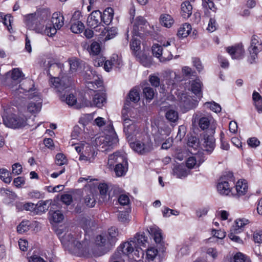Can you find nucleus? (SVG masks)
Here are the masks:
<instances>
[{
    "mask_svg": "<svg viewBox=\"0 0 262 262\" xmlns=\"http://www.w3.org/2000/svg\"><path fill=\"white\" fill-rule=\"evenodd\" d=\"M199 145V140L196 137L191 136L188 138L187 145L193 149H196Z\"/></svg>",
    "mask_w": 262,
    "mask_h": 262,
    "instance_id": "obj_49",
    "label": "nucleus"
},
{
    "mask_svg": "<svg viewBox=\"0 0 262 262\" xmlns=\"http://www.w3.org/2000/svg\"><path fill=\"white\" fill-rule=\"evenodd\" d=\"M105 58L102 56H97L94 59V64L95 67H100L104 64Z\"/></svg>",
    "mask_w": 262,
    "mask_h": 262,
    "instance_id": "obj_59",
    "label": "nucleus"
},
{
    "mask_svg": "<svg viewBox=\"0 0 262 262\" xmlns=\"http://www.w3.org/2000/svg\"><path fill=\"white\" fill-rule=\"evenodd\" d=\"M49 213L51 216L50 220L52 222L58 223L61 222L63 220V215L59 210H56L52 212L50 210Z\"/></svg>",
    "mask_w": 262,
    "mask_h": 262,
    "instance_id": "obj_36",
    "label": "nucleus"
},
{
    "mask_svg": "<svg viewBox=\"0 0 262 262\" xmlns=\"http://www.w3.org/2000/svg\"><path fill=\"white\" fill-rule=\"evenodd\" d=\"M180 105L183 107L186 111L192 109L195 107V102L190 97L186 94H182L181 97Z\"/></svg>",
    "mask_w": 262,
    "mask_h": 262,
    "instance_id": "obj_23",
    "label": "nucleus"
},
{
    "mask_svg": "<svg viewBox=\"0 0 262 262\" xmlns=\"http://www.w3.org/2000/svg\"><path fill=\"white\" fill-rule=\"evenodd\" d=\"M120 248L122 249V253L126 255L133 253L137 258H143L144 255V250L137 246V243L132 239L121 244Z\"/></svg>",
    "mask_w": 262,
    "mask_h": 262,
    "instance_id": "obj_7",
    "label": "nucleus"
},
{
    "mask_svg": "<svg viewBox=\"0 0 262 262\" xmlns=\"http://www.w3.org/2000/svg\"><path fill=\"white\" fill-rule=\"evenodd\" d=\"M247 143L249 146L252 148H256L260 144V141L255 137H252L248 139Z\"/></svg>",
    "mask_w": 262,
    "mask_h": 262,
    "instance_id": "obj_60",
    "label": "nucleus"
},
{
    "mask_svg": "<svg viewBox=\"0 0 262 262\" xmlns=\"http://www.w3.org/2000/svg\"><path fill=\"white\" fill-rule=\"evenodd\" d=\"M88 50L90 55H98L101 51L100 45L98 42L94 41L91 44Z\"/></svg>",
    "mask_w": 262,
    "mask_h": 262,
    "instance_id": "obj_37",
    "label": "nucleus"
},
{
    "mask_svg": "<svg viewBox=\"0 0 262 262\" xmlns=\"http://www.w3.org/2000/svg\"><path fill=\"white\" fill-rule=\"evenodd\" d=\"M248 184L245 180H239L235 185L236 193L234 192L232 195L238 197L245 195L248 191Z\"/></svg>",
    "mask_w": 262,
    "mask_h": 262,
    "instance_id": "obj_20",
    "label": "nucleus"
},
{
    "mask_svg": "<svg viewBox=\"0 0 262 262\" xmlns=\"http://www.w3.org/2000/svg\"><path fill=\"white\" fill-rule=\"evenodd\" d=\"M141 41L134 37L130 43V48L134 55L137 56V52L140 50Z\"/></svg>",
    "mask_w": 262,
    "mask_h": 262,
    "instance_id": "obj_40",
    "label": "nucleus"
},
{
    "mask_svg": "<svg viewBox=\"0 0 262 262\" xmlns=\"http://www.w3.org/2000/svg\"><path fill=\"white\" fill-rule=\"evenodd\" d=\"M4 124L7 127L13 129H19L27 125V119L23 116L14 114H8L4 112L3 115Z\"/></svg>",
    "mask_w": 262,
    "mask_h": 262,
    "instance_id": "obj_6",
    "label": "nucleus"
},
{
    "mask_svg": "<svg viewBox=\"0 0 262 262\" xmlns=\"http://www.w3.org/2000/svg\"><path fill=\"white\" fill-rule=\"evenodd\" d=\"M85 205L89 207H93L95 205V200L92 195H88L84 198Z\"/></svg>",
    "mask_w": 262,
    "mask_h": 262,
    "instance_id": "obj_54",
    "label": "nucleus"
},
{
    "mask_svg": "<svg viewBox=\"0 0 262 262\" xmlns=\"http://www.w3.org/2000/svg\"><path fill=\"white\" fill-rule=\"evenodd\" d=\"M52 201L51 200L46 201L40 200L36 204V214H41L46 212L51 205Z\"/></svg>",
    "mask_w": 262,
    "mask_h": 262,
    "instance_id": "obj_25",
    "label": "nucleus"
},
{
    "mask_svg": "<svg viewBox=\"0 0 262 262\" xmlns=\"http://www.w3.org/2000/svg\"><path fill=\"white\" fill-rule=\"evenodd\" d=\"M122 66V61L121 59L117 55L113 54L110 60L105 61L104 69L106 71L109 72L113 67L120 68Z\"/></svg>",
    "mask_w": 262,
    "mask_h": 262,
    "instance_id": "obj_18",
    "label": "nucleus"
},
{
    "mask_svg": "<svg viewBox=\"0 0 262 262\" xmlns=\"http://www.w3.org/2000/svg\"><path fill=\"white\" fill-rule=\"evenodd\" d=\"M51 81L53 86L58 93L59 97L62 101L66 102L69 105H74L77 102V99L73 94H69L65 97L62 95V92L67 91L71 85V80L67 77H62L61 79L59 77L52 78Z\"/></svg>",
    "mask_w": 262,
    "mask_h": 262,
    "instance_id": "obj_3",
    "label": "nucleus"
},
{
    "mask_svg": "<svg viewBox=\"0 0 262 262\" xmlns=\"http://www.w3.org/2000/svg\"><path fill=\"white\" fill-rule=\"evenodd\" d=\"M41 101H39L37 102H31L28 106V111L31 113H36L39 112L41 108Z\"/></svg>",
    "mask_w": 262,
    "mask_h": 262,
    "instance_id": "obj_38",
    "label": "nucleus"
},
{
    "mask_svg": "<svg viewBox=\"0 0 262 262\" xmlns=\"http://www.w3.org/2000/svg\"><path fill=\"white\" fill-rule=\"evenodd\" d=\"M190 90L197 96L200 98L202 97V87L203 83L199 80H192L190 83Z\"/></svg>",
    "mask_w": 262,
    "mask_h": 262,
    "instance_id": "obj_21",
    "label": "nucleus"
},
{
    "mask_svg": "<svg viewBox=\"0 0 262 262\" xmlns=\"http://www.w3.org/2000/svg\"><path fill=\"white\" fill-rule=\"evenodd\" d=\"M56 164L59 166H62L67 163V159L66 156L62 153H58L56 155Z\"/></svg>",
    "mask_w": 262,
    "mask_h": 262,
    "instance_id": "obj_47",
    "label": "nucleus"
},
{
    "mask_svg": "<svg viewBox=\"0 0 262 262\" xmlns=\"http://www.w3.org/2000/svg\"><path fill=\"white\" fill-rule=\"evenodd\" d=\"M130 148L140 155H145L153 149L152 143L150 141L143 142L139 140L131 141L128 140Z\"/></svg>",
    "mask_w": 262,
    "mask_h": 262,
    "instance_id": "obj_10",
    "label": "nucleus"
},
{
    "mask_svg": "<svg viewBox=\"0 0 262 262\" xmlns=\"http://www.w3.org/2000/svg\"><path fill=\"white\" fill-rule=\"evenodd\" d=\"M140 94L138 90L136 88L132 89L126 97L124 103V110H128L130 106L131 102L137 103L140 100Z\"/></svg>",
    "mask_w": 262,
    "mask_h": 262,
    "instance_id": "obj_17",
    "label": "nucleus"
},
{
    "mask_svg": "<svg viewBox=\"0 0 262 262\" xmlns=\"http://www.w3.org/2000/svg\"><path fill=\"white\" fill-rule=\"evenodd\" d=\"M157 254L158 250L155 248L151 247L146 250V258L149 260H153Z\"/></svg>",
    "mask_w": 262,
    "mask_h": 262,
    "instance_id": "obj_46",
    "label": "nucleus"
},
{
    "mask_svg": "<svg viewBox=\"0 0 262 262\" xmlns=\"http://www.w3.org/2000/svg\"><path fill=\"white\" fill-rule=\"evenodd\" d=\"M13 21V17L10 15H6L3 18V24L7 27L8 30L11 32V30L12 29L11 23Z\"/></svg>",
    "mask_w": 262,
    "mask_h": 262,
    "instance_id": "obj_50",
    "label": "nucleus"
},
{
    "mask_svg": "<svg viewBox=\"0 0 262 262\" xmlns=\"http://www.w3.org/2000/svg\"><path fill=\"white\" fill-rule=\"evenodd\" d=\"M262 50V42L258 37L254 35L251 39L250 46L248 48L249 56L248 62L252 64L256 62L257 54Z\"/></svg>",
    "mask_w": 262,
    "mask_h": 262,
    "instance_id": "obj_8",
    "label": "nucleus"
},
{
    "mask_svg": "<svg viewBox=\"0 0 262 262\" xmlns=\"http://www.w3.org/2000/svg\"><path fill=\"white\" fill-rule=\"evenodd\" d=\"M148 232L153 237L157 244L162 243L163 236L161 230L159 228L155 226L150 227L149 230H148Z\"/></svg>",
    "mask_w": 262,
    "mask_h": 262,
    "instance_id": "obj_27",
    "label": "nucleus"
},
{
    "mask_svg": "<svg viewBox=\"0 0 262 262\" xmlns=\"http://www.w3.org/2000/svg\"><path fill=\"white\" fill-rule=\"evenodd\" d=\"M118 202L121 205L129 206L130 200L128 196L126 194H121L119 196Z\"/></svg>",
    "mask_w": 262,
    "mask_h": 262,
    "instance_id": "obj_52",
    "label": "nucleus"
},
{
    "mask_svg": "<svg viewBox=\"0 0 262 262\" xmlns=\"http://www.w3.org/2000/svg\"><path fill=\"white\" fill-rule=\"evenodd\" d=\"M173 174L177 178H182L188 175L186 166L183 164H177L173 168Z\"/></svg>",
    "mask_w": 262,
    "mask_h": 262,
    "instance_id": "obj_29",
    "label": "nucleus"
},
{
    "mask_svg": "<svg viewBox=\"0 0 262 262\" xmlns=\"http://www.w3.org/2000/svg\"><path fill=\"white\" fill-rule=\"evenodd\" d=\"M211 234L215 237L219 239H223L226 236V232L221 230L213 229L211 231Z\"/></svg>",
    "mask_w": 262,
    "mask_h": 262,
    "instance_id": "obj_63",
    "label": "nucleus"
},
{
    "mask_svg": "<svg viewBox=\"0 0 262 262\" xmlns=\"http://www.w3.org/2000/svg\"><path fill=\"white\" fill-rule=\"evenodd\" d=\"M146 20L142 16L137 17L135 19L133 28V33L134 36H140L141 33L145 32V28L148 25Z\"/></svg>",
    "mask_w": 262,
    "mask_h": 262,
    "instance_id": "obj_13",
    "label": "nucleus"
},
{
    "mask_svg": "<svg viewBox=\"0 0 262 262\" xmlns=\"http://www.w3.org/2000/svg\"><path fill=\"white\" fill-rule=\"evenodd\" d=\"M71 24L70 29L71 31L74 33H80L84 29V26L81 21L71 22Z\"/></svg>",
    "mask_w": 262,
    "mask_h": 262,
    "instance_id": "obj_35",
    "label": "nucleus"
},
{
    "mask_svg": "<svg viewBox=\"0 0 262 262\" xmlns=\"http://www.w3.org/2000/svg\"><path fill=\"white\" fill-rule=\"evenodd\" d=\"M192 63L199 72L203 70V66L200 58L196 57L192 58Z\"/></svg>",
    "mask_w": 262,
    "mask_h": 262,
    "instance_id": "obj_56",
    "label": "nucleus"
},
{
    "mask_svg": "<svg viewBox=\"0 0 262 262\" xmlns=\"http://www.w3.org/2000/svg\"><path fill=\"white\" fill-rule=\"evenodd\" d=\"M114 10L111 8L108 7L104 10L103 13H101V21H102V25H109L113 18Z\"/></svg>",
    "mask_w": 262,
    "mask_h": 262,
    "instance_id": "obj_22",
    "label": "nucleus"
},
{
    "mask_svg": "<svg viewBox=\"0 0 262 262\" xmlns=\"http://www.w3.org/2000/svg\"><path fill=\"white\" fill-rule=\"evenodd\" d=\"M80 225L84 231L88 233L91 228V220L86 217H82L80 221Z\"/></svg>",
    "mask_w": 262,
    "mask_h": 262,
    "instance_id": "obj_43",
    "label": "nucleus"
},
{
    "mask_svg": "<svg viewBox=\"0 0 262 262\" xmlns=\"http://www.w3.org/2000/svg\"><path fill=\"white\" fill-rule=\"evenodd\" d=\"M226 51L233 59H241L244 56L245 50L242 44L227 47Z\"/></svg>",
    "mask_w": 262,
    "mask_h": 262,
    "instance_id": "obj_15",
    "label": "nucleus"
},
{
    "mask_svg": "<svg viewBox=\"0 0 262 262\" xmlns=\"http://www.w3.org/2000/svg\"><path fill=\"white\" fill-rule=\"evenodd\" d=\"M128 110H123L122 112V119L123 121V131L125 133L126 135H129L130 134V132L129 130H130V128L132 127V125H134V121L129 118H128L126 115L125 114V113L124 111H127Z\"/></svg>",
    "mask_w": 262,
    "mask_h": 262,
    "instance_id": "obj_28",
    "label": "nucleus"
},
{
    "mask_svg": "<svg viewBox=\"0 0 262 262\" xmlns=\"http://www.w3.org/2000/svg\"><path fill=\"white\" fill-rule=\"evenodd\" d=\"M204 150L211 153L215 147V139L212 135H204V143L203 144Z\"/></svg>",
    "mask_w": 262,
    "mask_h": 262,
    "instance_id": "obj_19",
    "label": "nucleus"
},
{
    "mask_svg": "<svg viewBox=\"0 0 262 262\" xmlns=\"http://www.w3.org/2000/svg\"><path fill=\"white\" fill-rule=\"evenodd\" d=\"M108 163L111 165L116 164L114 171L117 177L125 174L128 170V162L126 158L120 155V152H115L108 157Z\"/></svg>",
    "mask_w": 262,
    "mask_h": 262,
    "instance_id": "obj_5",
    "label": "nucleus"
},
{
    "mask_svg": "<svg viewBox=\"0 0 262 262\" xmlns=\"http://www.w3.org/2000/svg\"><path fill=\"white\" fill-rule=\"evenodd\" d=\"M70 69L72 72H75L79 66V61L77 59L69 60Z\"/></svg>",
    "mask_w": 262,
    "mask_h": 262,
    "instance_id": "obj_62",
    "label": "nucleus"
},
{
    "mask_svg": "<svg viewBox=\"0 0 262 262\" xmlns=\"http://www.w3.org/2000/svg\"><path fill=\"white\" fill-rule=\"evenodd\" d=\"M106 95L103 92H97L93 96L92 101H86L85 104L88 107H102L106 103Z\"/></svg>",
    "mask_w": 262,
    "mask_h": 262,
    "instance_id": "obj_12",
    "label": "nucleus"
},
{
    "mask_svg": "<svg viewBox=\"0 0 262 262\" xmlns=\"http://www.w3.org/2000/svg\"><path fill=\"white\" fill-rule=\"evenodd\" d=\"M30 222L29 221H23L17 226V230L19 233H23L29 230Z\"/></svg>",
    "mask_w": 262,
    "mask_h": 262,
    "instance_id": "obj_42",
    "label": "nucleus"
},
{
    "mask_svg": "<svg viewBox=\"0 0 262 262\" xmlns=\"http://www.w3.org/2000/svg\"><path fill=\"white\" fill-rule=\"evenodd\" d=\"M233 185H230L228 181L226 180L225 177H222L220 179L219 182L217 185V189L218 192L223 195H228L230 193L234 194L233 189L232 188Z\"/></svg>",
    "mask_w": 262,
    "mask_h": 262,
    "instance_id": "obj_14",
    "label": "nucleus"
},
{
    "mask_svg": "<svg viewBox=\"0 0 262 262\" xmlns=\"http://www.w3.org/2000/svg\"><path fill=\"white\" fill-rule=\"evenodd\" d=\"M132 239L135 241L137 243V246L138 247L141 248L142 246L145 248L146 247V244L147 243L148 237L145 236V233L139 232L137 233Z\"/></svg>",
    "mask_w": 262,
    "mask_h": 262,
    "instance_id": "obj_30",
    "label": "nucleus"
},
{
    "mask_svg": "<svg viewBox=\"0 0 262 262\" xmlns=\"http://www.w3.org/2000/svg\"><path fill=\"white\" fill-rule=\"evenodd\" d=\"M166 118L167 120L171 122H174L178 119V114L177 112L170 110L166 113Z\"/></svg>",
    "mask_w": 262,
    "mask_h": 262,
    "instance_id": "obj_44",
    "label": "nucleus"
},
{
    "mask_svg": "<svg viewBox=\"0 0 262 262\" xmlns=\"http://www.w3.org/2000/svg\"><path fill=\"white\" fill-rule=\"evenodd\" d=\"M235 226H233L231 229V231H234V232L240 233L242 231V228L249 222L248 220L245 219H237L235 221Z\"/></svg>",
    "mask_w": 262,
    "mask_h": 262,
    "instance_id": "obj_34",
    "label": "nucleus"
},
{
    "mask_svg": "<svg viewBox=\"0 0 262 262\" xmlns=\"http://www.w3.org/2000/svg\"><path fill=\"white\" fill-rule=\"evenodd\" d=\"M129 211H119L118 214V220L121 222H125L128 220Z\"/></svg>",
    "mask_w": 262,
    "mask_h": 262,
    "instance_id": "obj_55",
    "label": "nucleus"
},
{
    "mask_svg": "<svg viewBox=\"0 0 262 262\" xmlns=\"http://www.w3.org/2000/svg\"><path fill=\"white\" fill-rule=\"evenodd\" d=\"M171 43L172 41L171 40H167L166 42L162 43V45H159L157 43L154 44L152 47V52L153 55L160 59L161 55H162V52L163 50V47L166 48L168 46H171Z\"/></svg>",
    "mask_w": 262,
    "mask_h": 262,
    "instance_id": "obj_24",
    "label": "nucleus"
},
{
    "mask_svg": "<svg viewBox=\"0 0 262 262\" xmlns=\"http://www.w3.org/2000/svg\"><path fill=\"white\" fill-rule=\"evenodd\" d=\"M143 93L145 98L147 100H151L153 99L155 95V92L152 88L150 87H145L143 89Z\"/></svg>",
    "mask_w": 262,
    "mask_h": 262,
    "instance_id": "obj_48",
    "label": "nucleus"
},
{
    "mask_svg": "<svg viewBox=\"0 0 262 262\" xmlns=\"http://www.w3.org/2000/svg\"><path fill=\"white\" fill-rule=\"evenodd\" d=\"M234 262H249L246 260L245 255L241 252L236 253L233 257Z\"/></svg>",
    "mask_w": 262,
    "mask_h": 262,
    "instance_id": "obj_57",
    "label": "nucleus"
},
{
    "mask_svg": "<svg viewBox=\"0 0 262 262\" xmlns=\"http://www.w3.org/2000/svg\"><path fill=\"white\" fill-rule=\"evenodd\" d=\"M25 78V75L19 68H14L11 72L12 82L14 84L19 83Z\"/></svg>",
    "mask_w": 262,
    "mask_h": 262,
    "instance_id": "obj_26",
    "label": "nucleus"
},
{
    "mask_svg": "<svg viewBox=\"0 0 262 262\" xmlns=\"http://www.w3.org/2000/svg\"><path fill=\"white\" fill-rule=\"evenodd\" d=\"M118 230L115 227L110 228L107 232L97 235L96 238V243L100 247L109 250L113 246L118 240Z\"/></svg>",
    "mask_w": 262,
    "mask_h": 262,
    "instance_id": "obj_4",
    "label": "nucleus"
},
{
    "mask_svg": "<svg viewBox=\"0 0 262 262\" xmlns=\"http://www.w3.org/2000/svg\"><path fill=\"white\" fill-rule=\"evenodd\" d=\"M216 22L214 18L211 17L208 22L207 30L211 32L214 31L216 29Z\"/></svg>",
    "mask_w": 262,
    "mask_h": 262,
    "instance_id": "obj_58",
    "label": "nucleus"
},
{
    "mask_svg": "<svg viewBox=\"0 0 262 262\" xmlns=\"http://www.w3.org/2000/svg\"><path fill=\"white\" fill-rule=\"evenodd\" d=\"M211 119L207 117H202L200 118L199 121V127L202 129H207L210 124Z\"/></svg>",
    "mask_w": 262,
    "mask_h": 262,
    "instance_id": "obj_41",
    "label": "nucleus"
},
{
    "mask_svg": "<svg viewBox=\"0 0 262 262\" xmlns=\"http://www.w3.org/2000/svg\"><path fill=\"white\" fill-rule=\"evenodd\" d=\"M191 26L188 23L183 24L178 29L177 35L180 38L186 37L190 33Z\"/></svg>",
    "mask_w": 262,
    "mask_h": 262,
    "instance_id": "obj_32",
    "label": "nucleus"
},
{
    "mask_svg": "<svg viewBox=\"0 0 262 262\" xmlns=\"http://www.w3.org/2000/svg\"><path fill=\"white\" fill-rule=\"evenodd\" d=\"M22 172V166L19 163H15L12 166V173L14 175H18Z\"/></svg>",
    "mask_w": 262,
    "mask_h": 262,
    "instance_id": "obj_61",
    "label": "nucleus"
},
{
    "mask_svg": "<svg viewBox=\"0 0 262 262\" xmlns=\"http://www.w3.org/2000/svg\"><path fill=\"white\" fill-rule=\"evenodd\" d=\"M48 15L45 12H36L25 16V24L27 27L37 33L46 35V27L45 25L48 19Z\"/></svg>",
    "mask_w": 262,
    "mask_h": 262,
    "instance_id": "obj_2",
    "label": "nucleus"
},
{
    "mask_svg": "<svg viewBox=\"0 0 262 262\" xmlns=\"http://www.w3.org/2000/svg\"><path fill=\"white\" fill-rule=\"evenodd\" d=\"M202 1L203 7L212 10L213 12L215 11L216 8L212 0H202Z\"/></svg>",
    "mask_w": 262,
    "mask_h": 262,
    "instance_id": "obj_53",
    "label": "nucleus"
},
{
    "mask_svg": "<svg viewBox=\"0 0 262 262\" xmlns=\"http://www.w3.org/2000/svg\"><path fill=\"white\" fill-rule=\"evenodd\" d=\"M172 57L173 55L171 52L165 48V49H163L162 55H161L159 60L161 62H165L171 60Z\"/></svg>",
    "mask_w": 262,
    "mask_h": 262,
    "instance_id": "obj_45",
    "label": "nucleus"
},
{
    "mask_svg": "<svg viewBox=\"0 0 262 262\" xmlns=\"http://www.w3.org/2000/svg\"><path fill=\"white\" fill-rule=\"evenodd\" d=\"M160 21L162 26L166 28H170L174 23L172 16L167 14H161L160 17Z\"/></svg>",
    "mask_w": 262,
    "mask_h": 262,
    "instance_id": "obj_33",
    "label": "nucleus"
},
{
    "mask_svg": "<svg viewBox=\"0 0 262 262\" xmlns=\"http://www.w3.org/2000/svg\"><path fill=\"white\" fill-rule=\"evenodd\" d=\"M97 153L93 146L88 143H85L84 145L83 150L80 155L79 160L80 161L84 160L92 162L96 157Z\"/></svg>",
    "mask_w": 262,
    "mask_h": 262,
    "instance_id": "obj_11",
    "label": "nucleus"
},
{
    "mask_svg": "<svg viewBox=\"0 0 262 262\" xmlns=\"http://www.w3.org/2000/svg\"><path fill=\"white\" fill-rule=\"evenodd\" d=\"M101 12L99 10L93 11L88 16L87 24L91 28H95L102 24L101 21Z\"/></svg>",
    "mask_w": 262,
    "mask_h": 262,
    "instance_id": "obj_16",
    "label": "nucleus"
},
{
    "mask_svg": "<svg viewBox=\"0 0 262 262\" xmlns=\"http://www.w3.org/2000/svg\"><path fill=\"white\" fill-rule=\"evenodd\" d=\"M60 241L69 252L81 257L86 254L88 251V242H80L78 238L74 236L71 233H66L61 237Z\"/></svg>",
    "mask_w": 262,
    "mask_h": 262,
    "instance_id": "obj_1",
    "label": "nucleus"
},
{
    "mask_svg": "<svg viewBox=\"0 0 262 262\" xmlns=\"http://www.w3.org/2000/svg\"><path fill=\"white\" fill-rule=\"evenodd\" d=\"M141 64L145 67H149L151 66L150 58L145 55H143L140 58Z\"/></svg>",
    "mask_w": 262,
    "mask_h": 262,
    "instance_id": "obj_64",
    "label": "nucleus"
},
{
    "mask_svg": "<svg viewBox=\"0 0 262 262\" xmlns=\"http://www.w3.org/2000/svg\"><path fill=\"white\" fill-rule=\"evenodd\" d=\"M10 172L5 168L0 169V178L6 183H10L12 180Z\"/></svg>",
    "mask_w": 262,
    "mask_h": 262,
    "instance_id": "obj_39",
    "label": "nucleus"
},
{
    "mask_svg": "<svg viewBox=\"0 0 262 262\" xmlns=\"http://www.w3.org/2000/svg\"><path fill=\"white\" fill-rule=\"evenodd\" d=\"M205 104L207 107H209L211 111L215 113H219L221 111V106L218 103L214 102H206Z\"/></svg>",
    "mask_w": 262,
    "mask_h": 262,
    "instance_id": "obj_51",
    "label": "nucleus"
},
{
    "mask_svg": "<svg viewBox=\"0 0 262 262\" xmlns=\"http://www.w3.org/2000/svg\"><path fill=\"white\" fill-rule=\"evenodd\" d=\"M51 22L52 27L46 26V35L50 37L55 35L57 31L63 26L64 17L60 12H55L52 15Z\"/></svg>",
    "mask_w": 262,
    "mask_h": 262,
    "instance_id": "obj_9",
    "label": "nucleus"
},
{
    "mask_svg": "<svg viewBox=\"0 0 262 262\" xmlns=\"http://www.w3.org/2000/svg\"><path fill=\"white\" fill-rule=\"evenodd\" d=\"M192 7L190 2L185 1L181 4V15L185 18H189L192 14Z\"/></svg>",
    "mask_w": 262,
    "mask_h": 262,
    "instance_id": "obj_31",
    "label": "nucleus"
}]
</instances>
